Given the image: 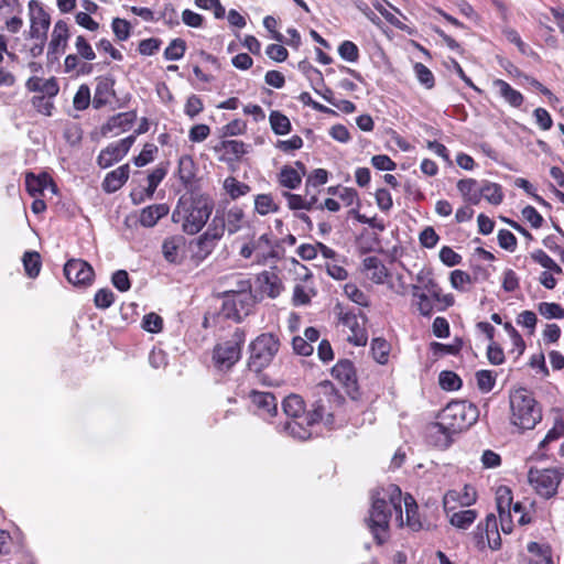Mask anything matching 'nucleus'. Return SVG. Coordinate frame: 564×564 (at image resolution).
Masks as SVG:
<instances>
[{"mask_svg": "<svg viewBox=\"0 0 564 564\" xmlns=\"http://www.w3.org/2000/svg\"><path fill=\"white\" fill-rule=\"evenodd\" d=\"M258 281L261 285V290L263 293L268 294L270 297L274 299L280 295L282 290V284L278 275L272 272L263 271L259 274Z\"/></svg>", "mask_w": 564, "mask_h": 564, "instance_id": "bb28decb", "label": "nucleus"}, {"mask_svg": "<svg viewBox=\"0 0 564 564\" xmlns=\"http://www.w3.org/2000/svg\"><path fill=\"white\" fill-rule=\"evenodd\" d=\"M279 339L270 333L259 335L250 344V357L248 368L253 372H260L267 368L279 351Z\"/></svg>", "mask_w": 564, "mask_h": 564, "instance_id": "6e6552de", "label": "nucleus"}, {"mask_svg": "<svg viewBox=\"0 0 564 564\" xmlns=\"http://www.w3.org/2000/svg\"><path fill=\"white\" fill-rule=\"evenodd\" d=\"M497 510L501 522L505 518L510 517V510L512 506V491L507 486H500L496 492Z\"/></svg>", "mask_w": 564, "mask_h": 564, "instance_id": "c756f323", "label": "nucleus"}, {"mask_svg": "<svg viewBox=\"0 0 564 564\" xmlns=\"http://www.w3.org/2000/svg\"><path fill=\"white\" fill-rule=\"evenodd\" d=\"M344 292L346 296L352 301L354 303L360 305V306H368L369 305V296L357 288V285L352 283H348L344 288Z\"/></svg>", "mask_w": 564, "mask_h": 564, "instance_id": "8fccbe9b", "label": "nucleus"}, {"mask_svg": "<svg viewBox=\"0 0 564 564\" xmlns=\"http://www.w3.org/2000/svg\"><path fill=\"white\" fill-rule=\"evenodd\" d=\"M282 409L288 420L276 426L278 432L300 441L308 440L312 432L304 421L307 412L303 399L297 394H290L283 400Z\"/></svg>", "mask_w": 564, "mask_h": 564, "instance_id": "20e7f679", "label": "nucleus"}, {"mask_svg": "<svg viewBox=\"0 0 564 564\" xmlns=\"http://www.w3.org/2000/svg\"><path fill=\"white\" fill-rule=\"evenodd\" d=\"M417 281L423 283V290L425 293L430 294L434 301L443 303L445 307L452 306L454 304V299L452 295H443L442 289L440 285L431 278L424 280V278L419 274Z\"/></svg>", "mask_w": 564, "mask_h": 564, "instance_id": "393cba45", "label": "nucleus"}, {"mask_svg": "<svg viewBox=\"0 0 564 564\" xmlns=\"http://www.w3.org/2000/svg\"><path fill=\"white\" fill-rule=\"evenodd\" d=\"M455 433L441 426V422L437 421L427 427L429 441L438 448H447L453 443V435Z\"/></svg>", "mask_w": 564, "mask_h": 564, "instance_id": "6ab92c4d", "label": "nucleus"}, {"mask_svg": "<svg viewBox=\"0 0 564 564\" xmlns=\"http://www.w3.org/2000/svg\"><path fill=\"white\" fill-rule=\"evenodd\" d=\"M196 175V164L193 158L184 154L178 159V176L183 184L188 185Z\"/></svg>", "mask_w": 564, "mask_h": 564, "instance_id": "473e14b6", "label": "nucleus"}, {"mask_svg": "<svg viewBox=\"0 0 564 564\" xmlns=\"http://www.w3.org/2000/svg\"><path fill=\"white\" fill-rule=\"evenodd\" d=\"M498 243L502 249L513 252L517 248V238L511 231L501 229L498 232Z\"/></svg>", "mask_w": 564, "mask_h": 564, "instance_id": "774afa93", "label": "nucleus"}, {"mask_svg": "<svg viewBox=\"0 0 564 564\" xmlns=\"http://www.w3.org/2000/svg\"><path fill=\"white\" fill-rule=\"evenodd\" d=\"M539 313L547 319L564 318V308L556 303L542 302L539 304Z\"/></svg>", "mask_w": 564, "mask_h": 564, "instance_id": "603ef678", "label": "nucleus"}, {"mask_svg": "<svg viewBox=\"0 0 564 564\" xmlns=\"http://www.w3.org/2000/svg\"><path fill=\"white\" fill-rule=\"evenodd\" d=\"M494 87L498 90L499 95L512 107H520L523 102V96L520 91L513 89L507 82L502 79H495Z\"/></svg>", "mask_w": 564, "mask_h": 564, "instance_id": "a878e982", "label": "nucleus"}, {"mask_svg": "<svg viewBox=\"0 0 564 564\" xmlns=\"http://www.w3.org/2000/svg\"><path fill=\"white\" fill-rule=\"evenodd\" d=\"M332 395L326 394L324 398H319L315 401L313 404V409L307 412V414L304 417L305 424L311 430V427L323 421L325 425H332L334 422V416L329 412V402H330Z\"/></svg>", "mask_w": 564, "mask_h": 564, "instance_id": "2eb2a0df", "label": "nucleus"}, {"mask_svg": "<svg viewBox=\"0 0 564 564\" xmlns=\"http://www.w3.org/2000/svg\"><path fill=\"white\" fill-rule=\"evenodd\" d=\"M113 301H115V294L108 288L99 289L96 292L95 297H94V303H95L96 307H98L100 310H106V308L110 307L112 305Z\"/></svg>", "mask_w": 564, "mask_h": 564, "instance_id": "13d9d810", "label": "nucleus"}, {"mask_svg": "<svg viewBox=\"0 0 564 564\" xmlns=\"http://www.w3.org/2000/svg\"><path fill=\"white\" fill-rule=\"evenodd\" d=\"M328 172L324 169L314 170L306 178V194L310 195V188H317L327 183Z\"/></svg>", "mask_w": 564, "mask_h": 564, "instance_id": "864d4df0", "label": "nucleus"}, {"mask_svg": "<svg viewBox=\"0 0 564 564\" xmlns=\"http://www.w3.org/2000/svg\"><path fill=\"white\" fill-rule=\"evenodd\" d=\"M90 102V89L87 85L79 86L77 93L74 96V107L77 110H85L88 108Z\"/></svg>", "mask_w": 564, "mask_h": 564, "instance_id": "e2e57ef3", "label": "nucleus"}, {"mask_svg": "<svg viewBox=\"0 0 564 564\" xmlns=\"http://www.w3.org/2000/svg\"><path fill=\"white\" fill-rule=\"evenodd\" d=\"M393 514L397 525L403 527L401 489L392 484L375 489L371 494V508L366 523L378 544H382L388 539L389 522Z\"/></svg>", "mask_w": 564, "mask_h": 564, "instance_id": "f257e3e1", "label": "nucleus"}, {"mask_svg": "<svg viewBox=\"0 0 564 564\" xmlns=\"http://www.w3.org/2000/svg\"><path fill=\"white\" fill-rule=\"evenodd\" d=\"M214 206L213 198L206 194L182 195L172 213V220L180 224L186 235H196L207 224Z\"/></svg>", "mask_w": 564, "mask_h": 564, "instance_id": "f03ea898", "label": "nucleus"}, {"mask_svg": "<svg viewBox=\"0 0 564 564\" xmlns=\"http://www.w3.org/2000/svg\"><path fill=\"white\" fill-rule=\"evenodd\" d=\"M246 334L237 328L228 340L217 344L213 349V365L221 372L230 370L241 357Z\"/></svg>", "mask_w": 564, "mask_h": 564, "instance_id": "0eeeda50", "label": "nucleus"}, {"mask_svg": "<svg viewBox=\"0 0 564 564\" xmlns=\"http://www.w3.org/2000/svg\"><path fill=\"white\" fill-rule=\"evenodd\" d=\"M254 305L249 280H239L236 290L224 292L221 313L237 323L248 316Z\"/></svg>", "mask_w": 564, "mask_h": 564, "instance_id": "39448f33", "label": "nucleus"}, {"mask_svg": "<svg viewBox=\"0 0 564 564\" xmlns=\"http://www.w3.org/2000/svg\"><path fill=\"white\" fill-rule=\"evenodd\" d=\"M25 274L34 279L40 274L42 262L37 251H26L22 258Z\"/></svg>", "mask_w": 564, "mask_h": 564, "instance_id": "c9c22d12", "label": "nucleus"}, {"mask_svg": "<svg viewBox=\"0 0 564 564\" xmlns=\"http://www.w3.org/2000/svg\"><path fill=\"white\" fill-rule=\"evenodd\" d=\"M112 31L119 41H126L130 36V24L127 20L115 18L111 23Z\"/></svg>", "mask_w": 564, "mask_h": 564, "instance_id": "69168bd1", "label": "nucleus"}, {"mask_svg": "<svg viewBox=\"0 0 564 564\" xmlns=\"http://www.w3.org/2000/svg\"><path fill=\"white\" fill-rule=\"evenodd\" d=\"M217 242L214 241L210 237H208L205 232L202 234L195 240V257L199 260L206 259L215 249Z\"/></svg>", "mask_w": 564, "mask_h": 564, "instance_id": "79ce46f5", "label": "nucleus"}, {"mask_svg": "<svg viewBox=\"0 0 564 564\" xmlns=\"http://www.w3.org/2000/svg\"><path fill=\"white\" fill-rule=\"evenodd\" d=\"M477 512L473 509H465L454 512L449 517V522L457 529L465 530L469 528L476 520Z\"/></svg>", "mask_w": 564, "mask_h": 564, "instance_id": "e433bc0d", "label": "nucleus"}, {"mask_svg": "<svg viewBox=\"0 0 564 564\" xmlns=\"http://www.w3.org/2000/svg\"><path fill=\"white\" fill-rule=\"evenodd\" d=\"M414 72L417 80L426 88H432L435 84L433 73L422 63L414 65Z\"/></svg>", "mask_w": 564, "mask_h": 564, "instance_id": "052dcab7", "label": "nucleus"}, {"mask_svg": "<svg viewBox=\"0 0 564 564\" xmlns=\"http://www.w3.org/2000/svg\"><path fill=\"white\" fill-rule=\"evenodd\" d=\"M562 436H564V421L563 419H557L555 420L553 427L546 433L544 438L540 442L539 448L546 449L550 443L557 441Z\"/></svg>", "mask_w": 564, "mask_h": 564, "instance_id": "a18cd8bd", "label": "nucleus"}, {"mask_svg": "<svg viewBox=\"0 0 564 564\" xmlns=\"http://www.w3.org/2000/svg\"><path fill=\"white\" fill-rule=\"evenodd\" d=\"M412 290H413V296L419 300L417 301V310H419L420 314L423 316H430L434 311V305H433L434 299L425 292H420L421 288L417 285H413Z\"/></svg>", "mask_w": 564, "mask_h": 564, "instance_id": "a19ab883", "label": "nucleus"}, {"mask_svg": "<svg viewBox=\"0 0 564 564\" xmlns=\"http://www.w3.org/2000/svg\"><path fill=\"white\" fill-rule=\"evenodd\" d=\"M158 151V147L153 143L144 144L142 151L138 156L134 158V164L139 167L147 165L154 159V153Z\"/></svg>", "mask_w": 564, "mask_h": 564, "instance_id": "0e129e2a", "label": "nucleus"}, {"mask_svg": "<svg viewBox=\"0 0 564 564\" xmlns=\"http://www.w3.org/2000/svg\"><path fill=\"white\" fill-rule=\"evenodd\" d=\"M442 389L455 391L462 387V379L453 371H442L438 377Z\"/></svg>", "mask_w": 564, "mask_h": 564, "instance_id": "3c124183", "label": "nucleus"}, {"mask_svg": "<svg viewBox=\"0 0 564 564\" xmlns=\"http://www.w3.org/2000/svg\"><path fill=\"white\" fill-rule=\"evenodd\" d=\"M185 246V238L181 235L166 238L162 245V252L166 261L176 263L178 260V251Z\"/></svg>", "mask_w": 564, "mask_h": 564, "instance_id": "c85d7f7f", "label": "nucleus"}, {"mask_svg": "<svg viewBox=\"0 0 564 564\" xmlns=\"http://www.w3.org/2000/svg\"><path fill=\"white\" fill-rule=\"evenodd\" d=\"M254 209L258 214L264 216L270 213H276L279 205L274 202L271 194H259L254 197Z\"/></svg>", "mask_w": 564, "mask_h": 564, "instance_id": "58836bf2", "label": "nucleus"}, {"mask_svg": "<svg viewBox=\"0 0 564 564\" xmlns=\"http://www.w3.org/2000/svg\"><path fill=\"white\" fill-rule=\"evenodd\" d=\"M278 243L271 234H263L257 239L245 243L239 251L243 259L253 258L257 264H267L270 261L279 259Z\"/></svg>", "mask_w": 564, "mask_h": 564, "instance_id": "9d476101", "label": "nucleus"}, {"mask_svg": "<svg viewBox=\"0 0 564 564\" xmlns=\"http://www.w3.org/2000/svg\"><path fill=\"white\" fill-rule=\"evenodd\" d=\"M371 351L375 360L381 365H384L388 361L390 345L383 338H375L371 341Z\"/></svg>", "mask_w": 564, "mask_h": 564, "instance_id": "c03bdc74", "label": "nucleus"}, {"mask_svg": "<svg viewBox=\"0 0 564 564\" xmlns=\"http://www.w3.org/2000/svg\"><path fill=\"white\" fill-rule=\"evenodd\" d=\"M223 220L226 221V228L229 235H234L242 229L245 225V213L238 207L234 206L229 208L223 216Z\"/></svg>", "mask_w": 564, "mask_h": 564, "instance_id": "cd10ccee", "label": "nucleus"}, {"mask_svg": "<svg viewBox=\"0 0 564 564\" xmlns=\"http://www.w3.org/2000/svg\"><path fill=\"white\" fill-rule=\"evenodd\" d=\"M463 347V340L460 338H455L454 341L449 345H445L442 343L433 341L431 344V349L434 354L443 352L447 355H457Z\"/></svg>", "mask_w": 564, "mask_h": 564, "instance_id": "bf43d9fd", "label": "nucleus"}, {"mask_svg": "<svg viewBox=\"0 0 564 564\" xmlns=\"http://www.w3.org/2000/svg\"><path fill=\"white\" fill-rule=\"evenodd\" d=\"M75 48L77 51V55L86 61H93L96 58V54L91 45L83 35H78L76 37Z\"/></svg>", "mask_w": 564, "mask_h": 564, "instance_id": "680f3d73", "label": "nucleus"}, {"mask_svg": "<svg viewBox=\"0 0 564 564\" xmlns=\"http://www.w3.org/2000/svg\"><path fill=\"white\" fill-rule=\"evenodd\" d=\"M477 386L480 391L489 392L494 389L496 377L490 370H479L476 372Z\"/></svg>", "mask_w": 564, "mask_h": 564, "instance_id": "4d7b16f0", "label": "nucleus"}, {"mask_svg": "<svg viewBox=\"0 0 564 564\" xmlns=\"http://www.w3.org/2000/svg\"><path fill=\"white\" fill-rule=\"evenodd\" d=\"M249 397L257 415L264 420H270L276 415L278 400L273 393L252 390Z\"/></svg>", "mask_w": 564, "mask_h": 564, "instance_id": "ddd939ff", "label": "nucleus"}, {"mask_svg": "<svg viewBox=\"0 0 564 564\" xmlns=\"http://www.w3.org/2000/svg\"><path fill=\"white\" fill-rule=\"evenodd\" d=\"M482 198L492 205L501 204L503 199V193L501 186L497 183L485 181L481 185Z\"/></svg>", "mask_w": 564, "mask_h": 564, "instance_id": "ea45409f", "label": "nucleus"}, {"mask_svg": "<svg viewBox=\"0 0 564 564\" xmlns=\"http://www.w3.org/2000/svg\"><path fill=\"white\" fill-rule=\"evenodd\" d=\"M29 8L31 11V36L36 39L45 36L51 23L50 15L36 0H31Z\"/></svg>", "mask_w": 564, "mask_h": 564, "instance_id": "4468645a", "label": "nucleus"}, {"mask_svg": "<svg viewBox=\"0 0 564 564\" xmlns=\"http://www.w3.org/2000/svg\"><path fill=\"white\" fill-rule=\"evenodd\" d=\"M339 56L350 63H355L359 58V48L351 41H344L338 47Z\"/></svg>", "mask_w": 564, "mask_h": 564, "instance_id": "6e6d98bb", "label": "nucleus"}, {"mask_svg": "<svg viewBox=\"0 0 564 564\" xmlns=\"http://www.w3.org/2000/svg\"><path fill=\"white\" fill-rule=\"evenodd\" d=\"M51 184V178L46 175L35 176L32 173L26 174L25 186L30 195L36 196Z\"/></svg>", "mask_w": 564, "mask_h": 564, "instance_id": "4c0bfd02", "label": "nucleus"}, {"mask_svg": "<svg viewBox=\"0 0 564 564\" xmlns=\"http://www.w3.org/2000/svg\"><path fill=\"white\" fill-rule=\"evenodd\" d=\"M528 551L539 555V558L533 560L531 564H553L551 552L547 546L540 545L536 542H531L528 545Z\"/></svg>", "mask_w": 564, "mask_h": 564, "instance_id": "09e8293b", "label": "nucleus"}, {"mask_svg": "<svg viewBox=\"0 0 564 564\" xmlns=\"http://www.w3.org/2000/svg\"><path fill=\"white\" fill-rule=\"evenodd\" d=\"M226 228V221L219 216L218 212L212 219L205 234L210 237L214 241L218 242L224 236Z\"/></svg>", "mask_w": 564, "mask_h": 564, "instance_id": "49530a36", "label": "nucleus"}, {"mask_svg": "<svg viewBox=\"0 0 564 564\" xmlns=\"http://www.w3.org/2000/svg\"><path fill=\"white\" fill-rule=\"evenodd\" d=\"M477 408L465 401L449 402L440 413L441 426L455 434L466 430L477 421Z\"/></svg>", "mask_w": 564, "mask_h": 564, "instance_id": "423d86ee", "label": "nucleus"}, {"mask_svg": "<svg viewBox=\"0 0 564 564\" xmlns=\"http://www.w3.org/2000/svg\"><path fill=\"white\" fill-rule=\"evenodd\" d=\"M64 274L69 283L87 286L91 284L95 272L88 262L82 259H72L65 263Z\"/></svg>", "mask_w": 564, "mask_h": 564, "instance_id": "f8f14e48", "label": "nucleus"}, {"mask_svg": "<svg viewBox=\"0 0 564 564\" xmlns=\"http://www.w3.org/2000/svg\"><path fill=\"white\" fill-rule=\"evenodd\" d=\"M332 375L340 381L347 389L356 388V371L350 360H339L332 369Z\"/></svg>", "mask_w": 564, "mask_h": 564, "instance_id": "a211bd4d", "label": "nucleus"}, {"mask_svg": "<svg viewBox=\"0 0 564 564\" xmlns=\"http://www.w3.org/2000/svg\"><path fill=\"white\" fill-rule=\"evenodd\" d=\"M564 477L562 468H530L528 481L542 498L550 499L556 495L557 488Z\"/></svg>", "mask_w": 564, "mask_h": 564, "instance_id": "1a4fd4ad", "label": "nucleus"}, {"mask_svg": "<svg viewBox=\"0 0 564 564\" xmlns=\"http://www.w3.org/2000/svg\"><path fill=\"white\" fill-rule=\"evenodd\" d=\"M362 265L364 269L368 272L369 279L373 283L381 284L388 276V270L378 257L371 256L365 258Z\"/></svg>", "mask_w": 564, "mask_h": 564, "instance_id": "412c9836", "label": "nucleus"}, {"mask_svg": "<svg viewBox=\"0 0 564 564\" xmlns=\"http://www.w3.org/2000/svg\"><path fill=\"white\" fill-rule=\"evenodd\" d=\"M123 158V154L119 150L117 145L110 143L106 149H104L98 158L97 163L100 167L107 169L115 163L119 162Z\"/></svg>", "mask_w": 564, "mask_h": 564, "instance_id": "72a5a7b5", "label": "nucleus"}, {"mask_svg": "<svg viewBox=\"0 0 564 564\" xmlns=\"http://www.w3.org/2000/svg\"><path fill=\"white\" fill-rule=\"evenodd\" d=\"M477 499L476 489L470 485H465L462 490H448L443 498L445 510L453 509L449 505L458 502L462 507L471 506Z\"/></svg>", "mask_w": 564, "mask_h": 564, "instance_id": "f3484780", "label": "nucleus"}, {"mask_svg": "<svg viewBox=\"0 0 564 564\" xmlns=\"http://www.w3.org/2000/svg\"><path fill=\"white\" fill-rule=\"evenodd\" d=\"M402 505L405 507L404 525L409 527L412 531H419L422 523L417 514V505L411 495L402 496Z\"/></svg>", "mask_w": 564, "mask_h": 564, "instance_id": "b1692460", "label": "nucleus"}, {"mask_svg": "<svg viewBox=\"0 0 564 564\" xmlns=\"http://www.w3.org/2000/svg\"><path fill=\"white\" fill-rule=\"evenodd\" d=\"M419 240L424 248L432 249L437 245L440 236L436 234L433 227H425L420 232Z\"/></svg>", "mask_w": 564, "mask_h": 564, "instance_id": "338daca9", "label": "nucleus"}, {"mask_svg": "<svg viewBox=\"0 0 564 564\" xmlns=\"http://www.w3.org/2000/svg\"><path fill=\"white\" fill-rule=\"evenodd\" d=\"M169 207L166 204H155L148 206L141 210L140 224L143 227H153L156 223L169 214Z\"/></svg>", "mask_w": 564, "mask_h": 564, "instance_id": "4be33fe9", "label": "nucleus"}, {"mask_svg": "<svg viewBox=\"0 0 564 564\" xmlns=\"http://www.w3.org/2000/svg\"><path fill=\"white\" fill-rule=\"evenodd\" d=\"M279 183L289 189H296L302 183L301 173L293 166L284 165L279 173Z\"/></svg>", "mask_w": 564, "mask_h": 564, "instance_id": "2f4dec72", "label": "nucleus"}, {"mask_svg": "<svg viewBox=\"0 0 564 564\" xmlns=\"http://www.w3.org/2000/svg\"><path fill=\"white\" fill-rule=\"evenodd\" d=\"M115 94L112 83L107 79L98 82L95 88V95L93 98V107L100 109L109 102L110 97Z\"/></svg>", "mask_w": 564, "mask_h": 564, "instance_id": "7c9ffc66", "label": "nucleus"}, {"mask_svg": "<svg viewBox=\"0 0 564 564\" xmlns=\"http://www.w3.org/2000/svg\"><path fill=\"white\" fill-rule=\"evenodd\" d=\"M224 188L232 199L246 195L250 191V186L239 182L237 178L229 176L224 182Z\"/></svg>", "mask_w": 564, "mask_h": 564, "instance_id": "37998d69", "label": "nucleus"}, {"mask_svg": "<svg viewBox=\"0 0 564 564\" xmlns=\"http://www.w3.org/2000/svg\"><path fill=\"white\" fill-rule=\"evenodd\" d=\"M128 178L129 165H121L106 175L102 182V188L106 193H115L127 182Z\"/></svg>", "mask_w": 564, "mask_h": 564, "instance_id": "aec40b11", "label": "nucleus"}, {"mask_svg": "<svg viewBox=\"0 0 564 564\" xmlns=\"http://www.w3.org/2000/svg\"><path fill=\"white\" fill-rule=\"evenodd\" d=\"M338 322L350 330L348 341L355 346H365L368 341V334L366 330V316L359 312L356 314L352 311H346L341 305L336 306Z\"/></svg>", "mask_w": 564, "mask_h": 564, "instance_id": "9b49d317", "label": "nucleus"}, {"mask_svg": "<svg viewBox=\"0 0 564 564\" xmlns=\"http://www.w3.org/2000/svg\"><path fill=\"white\" fill-rule=\"evenodd\" d=\"M269 121L272 131L278 135L288 134L292 129L290 119L278 110L270 112Z\"/></svg>", "mask_w": 564, "mask_h": 564, "instance_id": "f704fd0d", "label": "nucleus"}, {"mask_svg": "<svg viewBox=\"0 0 564 564\" xmlns=\"http://www.w3.org/2000/svg\"><path fill=\"white\" fill-rule=\"evenodd\" d=\"M69 37V31L67 23L63 20H59L55 23L51 41L48 43L47 55H58L63 53L67 46V41Z\"/></svg>", "mask_w": 564, "mask_h": 564, "instance_id": "dca6fc26", "label": "nucleus"}, {"mask_svg": "<svg viewBox=\"0 0 564 564\" xmlns=\"http://www.w3.org/2000/svg\"><path fill=\"white\" fill-rule=\"evenodd\" d=\"M186 51V43L182 39H174L164 51V57L167 61L181 59Z\"/></svg>", "mask_w": 564, "mask_h": 564, "instance_id": "de8ad7c7", "label": "nucleus"}, {"mask_svg": "<svg viewBox=\"0 0 564 564\" xmlns=\"http://www.w3.org/2000/svg\"><path fill=\"white\" fill-rule=\"evenodd\" d=\"M137 118V113L134 111L120 112L118 115L112 116L101 128L104 134L108 132H112L116 129H120L122 131L128 130L133 121Z\"/></svg>", "mask_w": 564, "mask_h": 564, "instance_id": "5701e85b", "label": "nucleus"}, {"mask_svg": "<svg viewBox=\"0 0 564 564\" xmlns=\"http://www.w3.org/2000/svg\"><path fill=\"white\" fill-rule=\"evenodd\" d=\"M510 423L520 430H532L542 420V408L533 393L525 388L510 392Z\"/></svg>", "mask_w": 564, "mask_h": 564, "instance_id": "7ed1b4c3", "label": "nucleus"}, {"mask_svg": "<svg viewBox=\"0 0 564 564\" xmlns=\"http://www.w3.org/2000/svg\"><path fill=\"white\" fill-rule=\"evenodd\" d=\"M532 259L543 268L555 273H562V268L543 250H536L532 253Z\"/></svg>", "mask_w": 564, "mask_h": 564, "instance_id": "5fc2aeb1", "label": "nucleus"}]
</instances>
